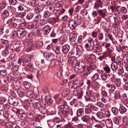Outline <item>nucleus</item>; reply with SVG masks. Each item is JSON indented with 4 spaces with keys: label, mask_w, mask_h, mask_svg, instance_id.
<instances>
[{
    "label": "nucleus",
    "mask_w": 128,
    "mask_h": 128,
    "mask_svg": "<svg viewBox=\"0 0 128 128\" xmlns=\"http://www.w3.org/2000/svg\"><path fill=\"white\" fill-rule=\"evenodd\" d=\"M113 50V48L111 47L110 48H108L107 49V52H108V56L109 57H111L112 55V52Z\"/></svg>",
    "instance_id": "38"
},
{
    "label": "nucleus",
    "mask_w": 128,
    "mask_h": 128,
    "mask_svg": "<svg viewBox=\"0 0 128 128\" xmlns=\"http://www.w3.org/2000/svg\"><path fill=\"white\" fill-rule=\"evenodd\" d=\"M58 61V60L56 59H54L52 60L50 63L49 67L50 68H52L54 67Z\"/></svg>",
    "instance_id": "30"
},
{
    "label": "nucleus",
    "mask_w": 128,
    "mask_h": 128,
    "mask_svg": "<svg viewBox=\"0 0 128 128\" xmlns=\"http://www.w3.org/2000/svg\"><path fill=\"white\" fill-rule=\"evenodd\" d=\"M81 119L83 122H87L89 121L90 119V116H89L85 115L82 116Z\"/></svg>",
    "instance_id": "21"
},
{
    "label": "nucleus",
    "mask_w": 128,
    "mask_h": 128,
    "mask_svg": "<svg viewBox=\"0 0 128 128\" xmlns=\"http://www.w3.org/2000/svg\"><path fill=\"white\" fill-rule=\"evenodd\" d=\"M97 122V123L95 124L94 125V127L95 128H102V124L98 121Z\"/></svg>",
    "instance_id": "37"
},
{
    "label": "nucleus",
    "mask_w": 128,
    "mask_h": 128,
    "mask_svg": "<svg viewBox=\"0 0 128 128\" xmlns=\"http://www.w3.org/2000/svg\"><path fill=\"white\" fill-rule=\"evenodd\" d=\"M83 49L80 45L77 46L76 48V54L78 56H80L82 54L83 52Z\"/></svg>",
    "instance_id": "14"
},
{
    "label": "nucleus",
    "mask_w": 128,
    "mask_h": 128,
    "mask_svg": "<svg viewBox=\"0 0 128 128\" xmlns=\"http://www.w3.org/2000/svg\"><path fill=\"white\" fill-rule=\"evenodd\" d=\"M118 65L116 62H114L112 63L111 65V68L112 70L114 71L118 68Z\"/></svg>",
    "instance_id": "26"
},
{
    "label": "nucleus",
    "mask_w": 128,
    "mask_h": 128,
    "mask_svg": "<svg viewBox=\"0 0 128 128\" xmlns=\"http://www.w3.org/2000/svg\"><path fill=\"white\" fill-rule=\"evenodd\" d=\"M50 16V12L47 11H45L44 12V16L46 18H48Z\"/></svg>",
    "instance_id": "62"
},
{
    "label": "nucleus",
    "mask_w": 128,
    "mask_h": 128,
    "mask_svg": "<svg viewBox=\"0 0 128 128\" xmlns=\"http://www.w3.org/2000/svg\"><path fill=\"white\" fill-rule=\"evenodd\" d=\"M22 62L23 64L26 66L28 65L30 63L28 62L29 60H31V59L30 58V57L26 56H23L22 57Z\"/></svg>",
    "instance_id": "12"
},
{
    "label": "nucleus",
    "mask_w": 128,
    "mask_h": 128,
    "mask_svg": "<svg viewBox=\"0 0 128 128\" xmlns=\"http://www.w3.org/2000/svg\"><path fill=\"white\" fill-rule=\"evenodd\" d=\"M26 96H27L31 98L33 96V92L31 91H28L26 92Z\"/></svg>",
    "instance_id": "54"
},
{
    "label": "nucleus",
    "mask_w": 128,
    "mask_h": 128,
    "mask_svg": "<svg viewBox=\"0 0 128 128\" xmlns=\"http://www.w3.org/2000/svg\"><path fill=\"white\" fill-rule=\"evenodd\" d=\"M60 117L63 116L65 117H68L69 114V110L66 108L63 110L62 112L60 111V113L58 114Z\"/></svg>",
    "instance_id": "11"
},
{
    "label": "nucleus",
    "mask_w": 128,
    "mask_h": 128,
    "mask_svg": "<svg viewBox=\"0 0 128 128\" xmlns=\"http://www.w3.org/2000/svg\"><path fill=\"white\" fill-rule=\"evenodd\" d=\"M7 74V71L6 70L3 69L0 70V75L2 76H6Z\"/></svg>",
    "instance_id": "42"
},
{
    "label": "nucleus",
    "mask_w": 128,
    "mask_h": 128,
    "mask_svg": "<svg viewBox=\"0 0 128 128\" xmlns=\"http://www.w3.org/2000/svg\"><path fill=\"white\" fill-rule=\"evenodd\" d=\"M92 111V110H91L89 108H86L85 109V114H90V113H91Z\"/></svg>",
    "instance_id": "63"
},
{
    "label": "nucleus",
    "mask_w": 128,
    "mask_h": 128,
    "mask_svg": "<svg viewBox=\"0 0 128 128\" xmlns=\"http://www.w3.org/2000/svg\"><path fill=\"white\" fill-rule=\"evenodd\" d=\"M74 82L77 86L78 88H79L80 86H82L83 84L82 82H81V81L78 80H75Z\"/></svg>",
    "instance_id": "33"
},
{
    "label": "nucleus",
    "mask_w": 128,
    "mask_h": 128,
    "mask_svg": "<svg viewBox=\"0 0 128 128\" xmlns=\"http://www.w3.org/2000/svg\"><path fill=\"white\" fill-rule=\"evenodd\" d=\"M69 64L71 67L75 66L74 70L76 72H78L79 70L81 72L82 67L84 64L83 62H78L76 59L73 58H72L70 59Z\"/></svg>",
    "instance_id": "2"
},
{
    "label": "nucleus",
    "mask_w": 128,
    "mask_h": 128,
    "mask_svg": "<svg viewBox=\"0 0 128 128\" xmlns=\"http://www.w3.org/2000/svg\"><path fill=\"white\" fill-rule=\"evenodd\" d=\"M70 49V46L68 44L64 45L62 47V51L64 54H66L67 53Z\"/></svg>",
    "instance_id": "15"
},
{
    "label": "nucleus",
    "mask_w": 128,
    "mask_h": 128,
    "mask_svg": "<svg viewBox=\"0 0 128 128\" xmlns=\"http://www.w3.org/2000/svg\"><path fill=\"white\" fill-rule=\"evenodd\" d=\"M118 83H116V82H115V84H112L111 85L109 84H106V86L110 88V90L111 92H113L115 90L116 88V87H118L120 86V80H118Z\"/></svg>",
    "instance_id": "5"
},
{
    "label": "nucleus",
    "mask_w": 128,
    "mask_h": 128,
    "mask_svg": "<svg viewBox=\"0 0 128 128\" xmlns=\"http://www.w3.org/2000/svg\"><path fill=\"white\" fill-rule=\"evenodd\" d=\"M3 15H4L5 17L6 18L8 16L10 15V14L8 12V10H4L3 14Z\"/></svg>",
    "instance_id": "50"
},
{
    "label": "nucleus",
    "mask_w": 128,
    "mask_h": 128,
    "mask_svg": "<svg viewBox=\"0 0 128 128\" xmlns=\"http://www.w3.org/2000/svg\"><path fill=\"white\" fill-rule=\"evenodd\" d=\"M10 50L11 51H12L13 50L12 49H11L8 48L7 50H6L2 51V58H4L8 56L9 54V51H10Z\"/></svg>",
    "instance_id": "13"
},
{
    "label": "nucleus",
    "mask_w": 128,
    "mask_h": 128,
    "mask_svg": "<svg viewBox=\"0 0 128 128\" xmlns=\"http://www.w3.org/2000/svg\"><path fill=\"white\" fill-rule=\"evenodd\" d=\"M74 20H70L69 22V26L72 27V29H74L81 23V20L78 14L74 15Z\"/></svg>",
    "instance_id": "4"
},
{
    "label": "nucleus",
    "mask_w": 128,
    "mask_h": 128,
    "mask_svg": "<svg viewBox=\"0 0 128 128\" xmlns=\"http://www.w3.org/2000/svg\"><path fill=\"white\" fill-rule=\"evenodd\" d=\"M52 49L56 54H58L60 52L59 48L57 46H54L52 48Z\"/></svg>",
    "instance_id": "32"
},
{
    "label": "nucleus",
    "mask_w": 128,
    "mask_h": 128,
    "mask_svg": "<svg viewBox=\"0 0 128 128\" xmlns=\"http://www.w3.org/2000/svg\"><path fill=\"white\" fill-rule=\"evenodd\" d=\"M84 64L82 67L81 70V72L82 73V77L85 78L91 73L92 71L95 68L96 66L94 63L89 62L88 64L87 67H86L85 66V63L84 62Z\"/></svg>",
    "instance_id": "1"
},
{
    "label": "nucleus",
    "mask_w": 128,
    "mask_h": 128,
    "mask_svg": "<svg viewBox=\"0 0 128 128\" xmlns=\"http://www.w3.org/2000/svg\"><path fill=\"white\" fill-rule=\"evenodd\" d=\"M9 2L10 5H14L16 4L17 1L16 0H9Z\"/></svg>",
    "instance_id": "61"
},
{
    "label": "nucleus",
    "mask_w": 128,
    "mask_h": 128,
    "mask_svg": "<svg viewBox=\"0 0 128 128\" xmlns=\"http://www.w3.org/2000/svg\"><path fill=\"white\" fill-rule=\"evenodd\" d=\"M34 106L36 108L40 110V108L42 106V105L41 104V103L40 102H36Z\"/></svg>",
    "instance_id": "34"
},
{
    "label": "nucleus",
    "mask_w": 128,
    "mask_h": 128,
    "mask_svg": "<svg viewBox=\"0 0 128 128\" xmlns=\"http://www.w3.org/2000/svg\"><path fill=\"white\" fill-rule=\"evenodd\" d=\"M74 94L76 96L78 95L81 96L83 94H86V95L84 96L87 102L90 101L91 94L90 92L86 89H84L78 92L77 90H74Z\"/></svg>",
    "instance_id": "3"
},
{
    "label": "nucleus",
    "mask_w": 128,
    "mask_h": 128,
    "mask_svg": "<svg viewBox=\"0 0 128 128\" xmlns=\"http://www.w3.org/2000/svg\"><path fill=\"white\" fill-rule=\"evenodd\" d=\"M43 42H42L38 41L36 42L35 44V46L38 48H41L43 45Z\"/></svg>",
    "instance_id": "28"
},
{
    "label": "nucleus",
    "mask_w": 128,
    "mask_h": 128,
    "mask_svg": "<svg viewBox=\"0 0 128 128\" xmlns=\"http://www.w3.org/2000/svg\"><path fill=\"white\" fill-rule=\"evenodd\" d=\"M106 57V56L105 55H104L99 56L98 58H97V59L101 61H102L104 60Z\"/></svg>",
    "instance_id": "56"
},
{
    "label": "nucleus",
    "mask_w": 128,
    "mask_h": 128,
    "mask_svg": "<svg viewBox=\"0 0 128 128\" xmlns=\"http://www.w3.org/2000/svg\"><path fill=\"white\" fill-rule=\"evenodd\" d=\"M120 89L118 88V90H116L115 92L114 97L116 100L119 99L120 98Z\"/></svg>",
    "instance_id": "25"
},
{
    "label": "nucleus",
    "mask_w": 128,
    "mask_h": 128,
    "mask_svg": "<svg viewBox=\"0 0 128 128\" xmlns=\"http://www.w3.org/2000/svg\"><path fill=\"white\" fill-rule=\"evenodd\" d=\"M17 31L13 30L10 35V36L12 38H14L16 36H17Z\"/></svg>",
    "instance_id": "40"
},
{
    "label": "nucleus",
    "mask_w": 128,
    "mask_h": 128,
    "mask_svg": "<svg viewBox=\"0 0 128 128\" xmlns=\"http://www.w3.org/2000/svg\"><path fill=\"white\" fill-rule=\"evenodd\" d=\"M124 72V70L122 67H120L118 70V74L120 75Z\"/></svg>",
    "instance_id": "64"
},
{
    "label": "nucleus",
    "mask_w": 128,
    "mask_h": 128,
    "mask_svg": "<svg viewBox=\"0 0 128 128\" xmlns=\"http://www.w3.org/2000/svg\"><path fill=\"white\" fill-rule=\"evenodd\" d=\"M84 8H87L88 6V3L87 1L85 0L81 4Z\"/></svg>",
    "instance_id": "49"
},
{
    "label": "nucleus",
    "mask_w": 128,
    "mask_h": 128,
    "mask_svg": "<svg viewBox=\"0 0 128 128\" xmlns=\"http://www.w3.org/2000/svg\"><path fill=\"white\" fill-rule=\"evenodd\" d=\"M24 69V72L25 74H26L30 72H33L35 70L33 67V65L30 63L29 64L26 66Z\"/></svg>",
    "instance_id": "9"
},
{
    "label": "nucleus",
    "mask_w": 128,
    "mask_h": 128,
    "mask_svg": "<svg viewBox=\"0 0 128 128\" xmlns=\"http://www.w3.org/2000/svg\"><path fill=\"white\" fill-rule=\"evenodd\" d=\"M8 102L10 104L14 106H17L18 104V100L16 98L13 97L9 98Z\"/></svg>",
    "instance_id": "10"
},
{
    "label": "nucleus",
    "mask_w": 128,
    "mask_h": 128,
    "mask_svg": "<svg viewBox=\"0 0 128 128\" xmlns=\"http://www.w3.org/2000/svg\"><path fill=\"white\" fill-rule=\"evenodd\" d=\"M120 112L122 114H123L126 112L127 110V109L126 108L123 106H121L119 109Z\"/></svg>",
    "instance_id": "36"
},
{
    "label": "nucleus",
    "mask_w": 128,
    "mask_h": 128,
    "mask_svg": "<svg viewBox=\"0 0 128 128\" xmlns=\"http://www.w3.org/2000/svg\"><path fill=\"white\" fill-rule=\"evenodd\" d=\"M92 86L93 88L95 90H98L99 88L98 83H96L94 82L92 84Z\"/></svg>",
    "instance_id": "39"
},
{
    "label": "nucleus",
    "mask_w": 128,
    "mask_h": 128,
    "mask_svg": "<svg viewBox=\"0 0 128 128\" xmlns=\"http://www.w3.org/2000/svg\"><path fill=\"white\" fill-rule=\"evenodd\" d=\"M26 116V114L24 113L22 114H18V117L24 120L25 119Z\"/></svg>",
    "instance_id": "43"
},
{
    "label": "nucleus",
    "mask_w": 128,
    "mask_h": 128,
    "mask_svg": "<svg viewBox=\"0 0 128 128\" xmlns=\"http://www.w3.org/2000/svg\"><path fill=\"white\" fill-rule=\"evenodd\" d=\"M9 58L12 61H15L16 60V56L14 54H12L9 56Z\"/></svg>",
    "instance_id": "55"
},
{
    "label": "nucleus",
    "mask_w": 128,
    "mask_h": 128,
    "mask_svg": "<svg viewBox=\"0 0 128 128\" xmlns=\"http://www.w3.org/2000/svg\"><path fill=\"white\" fill-rule=\"evenodd\" d=\"M17 37L20 38H22L26 35L27 31L24 28H20L17 30Z\"/></svg>",
    "instance_id": "7"
},
{
    "label": "nucleus",
    "mask_w": 128,
    "mask_h": 128,
    "mask_svg": "<svg viewBox=\"0 0 128 128\" xmlns=\"http://www.w3.org/2000/svg\"><path fill=\"white\" fill-rule=\"evenodd\" d=\"M94 7L96 8H99L100 7L102 8V6L101 1L100 0H96L94 4Z\"/></svg>",
    "instance_id": "19"
},
{
    "label": "nucleus",
    "mask_w": 128,
    "mask_h": 128,
    "mask_svg": "<svg viewBox=\"0 0 128 128\" xmlns=\"http://www.w3.org/2000/svg\"><path fill=\"white\" fill-rule=\"evenodd\" d=\"M119 119L116 117H114L113 118L114 122L116 124H119Z\"/></svg>",
    "instance_id": "58"
},
{
    "label": "nucleus",
    "mask_w": 128,
    "mask_h": 128,
    "mask_svg": "<svg viewBox=\"0 0 128 128\" xmlns=\"http://www.w3.org/2000/svg\"><path fill=\"white\" fill-rule=\"evenodd\" d=\"M51 30L50 26H46L42 28V31L44 34L48 35L50 33Z\"/></svg>",
    "instance_id": "16"
},
{
    "label": "nucleus",
    "mask_w": 128,
    "mask_h": 128,
    "mask_svg": "<svg viewBox=\"0 0 128 128\" xmlns=\"http://www.w3.org/2000/svg\"><path fill=\"white\" fill-rule=\"evenodd\" d=\"M15 20V18H11L8 20L6 22V24L12 28H15L17 26V24L14 22Z\"/></svg>",
    "instance_id": "8"
},
{
    "label": "nucleus",
    "mask_w": 128,
    "mask_h": 128,
    "mask_svg": "<svg viewBox=\"0 0 128 128\" xmlns=\"http://www.w3.org/2000/svg\"><path fill=\"white\" fill-rule=\"evenodd\" d=\"M44 98L46 102H47L48 104L50 105L53 103V101L50 98L46 96Z\"/></svg>",
    "instance_id": "31"
},
{
    "label": "nucleus",
    "mask_w": 128,
    "mask_h": 128,
    "mask_svg": "<svg viewBox=\"0 0 128 128\" xmlns=\"http://www.w3.org/2000/svg\"><path fill=\"white\" fill-rule=\"evenodd\" d=\"M122 60L119 57H118L116 58L115 61L114 62H116L118 65V66H120L121 64Z\"/></svg>",
    "instance_id": "44"
},
{
    "label": "nucleus",
    "mask_w": 128,
    "mask_h": 128,
    "mask_svg": "<svg viewBox=\"0 0 128 128\" xmlns=\"http://www.w3.org/2000/svg\"><path fill=\"white\" fill-rule=\"evenodd\" d=\"M99 78V75L98 74L96 73L92 77V79L93 80H97Z\"/></svg>",
    "instance_id": "57"
},
{
    "label": "nucleus",
    "mask_w": 128,
    "mask_h": 128,
    "mask_svg": "<svg viewBox=\"0 0 128 128\" xmlns=\"http://www.w3.org/2000/svg\"><path fill=\"white\" fill-rule=\"evenodd\" d=\"M96 116L97 119L99 120L101 119L104 117V113L101 112H97L96 114Z\"/></svg>",
    "instance_id": "17"
},
{
    "label": "nucleus",
    "mask_w": 128,
    "mask_h": 128,
    "mask_svg": "<svg viewBox=\"0 0 128 128\" xmlns=\"http://www.w3.org/2000/svg\"><path fill=\"white\" fill-rule=\"evenodd\" d=\"M29 28L30 29H34L36 28V25L32 23H30L28 25Z\"/></svg>",
    "instance_id": "53"
},
{
    "label": "nucleus",
    "mask_w": 128,
    "mask_h": 128,
    "mask_svg": "<svg viewBox=\"0 0 128 128\" xmlns=\"http://www.w3.org/2000/svg\"><path fill=\"white\" fill-rule=\"evenodd\" d=\"M123 80L125 82H128V73H126L123 78Z\"/></svg>",
    "instance_id": "47"
},
{
    "label": "nucleus",
    "mask_w": 128,
    "mask_h": 128,
    "mask_svg": "<svg viewBox=\"0 0 128 128\" xmlns=\"http://www.w3.org/2000/svg\"><path fill=\"white\" fill-rule=\"evenodd\" d=\"M105 124L106 126L110 128L112 126V122L110 119H107L106 120Z\"/></svg>",
    "instance_id": "22"
},
{
    "label": "nucleus",
    "mask_w": 128,
    "mask_h": 128,
    "mask_svg": "<svg viewBox=\"0 0 128 128\" xmlns=\"http://www.w3.org/2000/svg\"><path fill=\"white\" fill-rule=\"evenodd\" d=\"M10 15L13 14L15 12V9L12 6H8L7 8Z\"/></svg>",
    "instance_id": "23"
},
{
    "label": "nucleus",
    "mask_w": 128,
    "mask_h": 128,
    "mask_svg": "<svg viewBox=\"0 0 128 128\" xmlns=\"http://www.w3.org/2000/svg\"><path fill=\"white\" fill-rule=\"evenodd\" d=\"M78 114L79 116L82 115L84 113V110L83 108H81L78 109L77 111Z\"/></svg>",
    "instance_id": "48"
},
{
    "label": "nucleus",
    "mask_w": 128,
    "mask_h": 128,
    "mask_svg": "<svg viewBox=\"0 0 128 128\" xmlns=\"http://www.w3.org/2000/svg\"><path fill=\"white\" fill-rule=\"evenodd\" d=\"M10 68L12 71H18L19 68V66L16 64H14L13 63H12L10 64Z\"/></svg>",
    "instance_id": "18"
},
{
    "label": "nucleus",
    "mask_w": 128,
    "mask_h": 128,
    "mask_svg": "<svg viewBox=\"0 0 128 128\" xmlns=\"http://www.w3.org/2000/svg\"><path fill=\"white\" fill-rule=\"evenodd\" d=\"M118 9H120L121 12L123 13H126L127 12V9L124 7L118 6L117 7V8L116 9V10L118 11Z\"/></svg>",
    "instance_id": "27"
},
{
    "label": "nucleus",
    "mask_w": 128,
    "mask_h": 128,
    "mask_svg": "<svg viewBox=\"0 0 128 128\" xmlns=\"http://www.w3.org/2000/svg\"><path fill=\"white\" fill-rule=\"evenodd\" d=\"M100 76L102 79L104 80H108L110 78H111L110 76L106 74L105 73L101 74Z\"/></svg>",
    "instance_id": "20"
},
{
    "label": "nucleus",
    "mask_w": 128,
    "mask_h": 128,
    "mask_svg": "<svg viewBox=\"0 0 128 128\" xmlns=\"http://www.w3.org/2000/svg\"><path fill=\"white\" fill-rule=\"evenodd\" d=\"M87 108L90 109L91 110H92L93 109H94L95 108V107L93 105V104H89L87 105Z\"/></svg>",
    "instance_id": "60"
},
{
    "label": "nucleus",
    "mask_w": 128,
    "mask_h": 128,
    "mask_svg": "<svg viewBox=\"0 0 128 128\" xmlns=\"http://www.w3.org/2000/svg\"><path fill=\"white\" fill-rule=\"evenodd\" d=\"M58 109V114L60 113V111L62 112L63 110H64L66 108H65L64 106L63 105H60L58 106L57 107Z\"/></svg>",
    "instance_id": "41"
},
{
    "label": "nucleus",
    "mask_w": 128,
    "mask_h": 128,
    "mask_svg": "<svg viewBox=\"0 0 128 128\" xmlns=\"http://www.w3.org/2000/svg\"><path fill=\"white\" fill-rule=\"evenodd\" d=\"M112 111L113 114L115 115H117L118 113V109L114 107L112 108Z\"/></svg>",
    "instance_id": "35"
},
{
    "label": "nucleus",
    "mask_w": 128,
    "mask_h": 128,
    "mask_svg": "<svg viewBox=\"0 0 128 128\" xmlns=\"http://www.w3.org/2000/svg\"><path fill=\"white\" fill-rule=\"evenodd\" d=\"M101 20V18L100 16H97L93 20V23L94 24H98Z\"/></svg>",
    "instance_id": "24"
},
{
    "label": "nucleus",
    "mask_w": 128,
    "mask_h": 128,
    "mask_svg": "<svg viewBox=\"0 0 128 128\" xmlns=\"http://www.w3.org/2000/svg\"><path fill=\"white\" fill-rule=\"evenodd\" d=\"M70 88H72V89H74L75 90H74L76 91L77 90L78 91H80V90H79L78 91L77 90V88H78V86H77L75 84V83H74V82L73 83L72 85H71ZM74 90H73V92L74 93Z\"/></svg>",
    "instance_id": "45"
},
{
    "label": "nucleus",
    "mask_w": 128,
    "mask_h": 128,
    "mask_svg": "<svg viewBox=\"0 0 128 128\" xmlns=\"http://www.w3.org/2000/svg\"><path fill=\"white\" fill-rule=\"evenodd\" d=\"M90 101H92L93 102H95L96 100L97 99V97L94 94L92 96H91L90 98Z\"/></svg>",
    "instance_id": "59"
},
{
    "label": "nucleus",
    "mask_w": 128,
    "mask_h": 128,
    "mask_svg": "<svg viewBox=\"0 0 128 128\" xmlns=\"http://www.w3.org/2000/svg\"><path fill=\"white\" fill-rule=\"evenodd\" d=\"M91 40H88V42L85 45V47L87 50L89 51H92L94 48V42Z\"/></svg>",
    "instance_id": "6"
},
{
    "label": "nucleus",
    "mask_w": 128,
    "mask_h": 128,
    "mask_svg": "<svg viewBox=\"0 0 128 128\" xmlns=\"http://www.w3.org/2000/svg\"><path fill=\"white\" fill-rule=\"evenodd\" d=\"M98 12L101 16L100 17L101 18H104L106 16V13L103 10H98Z\"/></svg>",
    "instance_id": "29"
},
{
    "label": "nucleus",
    "mask_w": 128,
    "mask_h": 128,
    "mask_svg": "<svg viewBox=\"0 0 128 128\" xmlns=\"http://www.w3.org/2000/svg\"><path fill=\"white\" fill-rule=\"evenodd\" d=\"M104 69L105 71L106 72V73L109 74L110 72V68L108 66L105 67L104 68Z\"/></svg>",
    "instance_id": "51"
},
{
    "label": "nucleus",
    "mask_w": 128,
    "mask_h": 128,
    "mask_svg": "<svg viewBox=\"0 0 128 128\" xmlns=\"http://www.w3.org/2000/svg\"><path fill=\"white\" fill-rule=\"evenodd\" d=\"M23 85L24 87L27 88H29L30 86V83L27 82H24L23 83Z\"/></svg>",
    "instance_id": "52"
},
{
    "label": "nucleus",
    "mask_w": 128,
    "mask_h": 128,
    "mask_svg": "<svg viewBox=\"0 0 128 128\" xmlns=\"http://www.w3.org/2000/svg\"><path fill=\"white\" fill-rule=\"evenodd\" d=\"M70 38L71 40H74L76 37V35L74 32L71 33L70 34Z\"/></svg>",
    "instance_id": "46"
}]
</instances>
